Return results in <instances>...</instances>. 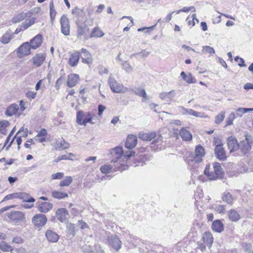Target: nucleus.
Returning a JSON list of instances; mask_svg holds the SVG:
<instances>
[{"label": "nucleus", "mask_w": 253, "mask_h": 253, "mask_svg": "<svg viewBox=\"0 0 253 253\" xmlns=\"http://www.w3.org/2000/svg\"><path fill=\"white\" fill-rule=\"evenodd\" d=\"M205 154L204 148L200 145L196 147L194 153L189 155L187 157V162L189 165L193 166L202 162Z\"/></svg>", "instance_id": "f257e3e1"}, {"label": "nucleus", "mask_w": 253, "mask_h": 253, "mask_svg": "<svg viewBox=\"0 0 253 253\" xmlns=\"http://www.w3.org/2000/svg\"><path fill=\"white\" fill-rule=\"evenodd\" d=\"M156 138L153 140L152 144H157V149H162L163 148L161 146H159V145H161L163 143L162 141V136L161 135H159L156 136V134L155 132H140L138 134V138L141 139L143 141H150L153 138Z\"/></svg>", "instance_id": "f03ea898"}, {"label": "nucleus", "mask_w": 253, "mask_h": 253, "mask_svg": "<svg viewBox=\"0 0 253 253\" xmlns=\"http://www.w3.org/2000/svg\"><path fill=\"white\" fill-rule=\"evenodd\" d=\"M213 171H210L211 169L210 165L206 166L204 170V173L210 180H215L223 174V169L219 163H215L213 164Z\"/></svg>", "instance_id": "7ed1b4c3"}, {"label": "nucleus", "mask_w": 253, "mask_h": 253, "mask_svg": "<svg viewBox=\"0 0 253 253\" xmlns=\"http://www.w3.org/2000/svg\"><path fill=\"white\" fill-rule=\"evenodd\" d=\"M94 115L90 112L84 113L80 111L77 113V123L80 125L86 126L87 123L93 124L92 121Z\"/></svg>", "instance_id": "20e7f679"}, {"label": "nucleus", "mask_w": 253, "mask_h": 253, "mask_svg": "<svg viewBox=\"0 0 253 253\" xmlns=\"http://www.w3.org/2000/svg\"><path fill=\"white\" fill-rule=\"evenodd\" d=\"M7 217L11 222L15 225H18L20 222H24L26 220V215L21 211H12L7 214Z\"/></svg>", "instance_id": "39448f33"}, {"label": "nucleus", "mask_w": 253, "mask_h": 253, "mask_svg": "<svg viewBox=\"0 0 253 253\" xmlns=\"http://www.w3.org/2000/svg\"><path fill=\"white\" fill-rule=\"evenodd\" d=\"M31 221L36 229L41 230L47 223V218L43 214L37 213L33 216Z\"/></svg>", "instance_id": "423d86ee"}, {"label": "nucleus", "mask_w": 253, "mask_h": 253, "mask_svg": "<svg viewBox=\"0 0 253 253\" xmlns=\"http://www.w3.org/2000/svg\"><path fill=\"white\" fill-rule=\"evenodd\" d=\"M109 84L111 89L116 93H125L127 91L128 89L122 84H120L114 78L110 77L109 79Z\"/></svg>", "instance_id": "0eeeda50"}, {"label": "nucleus", "mask_w": 253, "mask_h": 253, "mask_svg": "<svg viewBox=\"0 0 253 253\" xmlns=\"http://www.w3.org/2000/svg\"><path fill=\"white\" fill-rule=\"evenodd\" d=\"M107 243L109 246L116 252L119 251L122 247V242L116 235L108 236Z\"/></svg>", "instance_id": "6e6552de"}, {"label": "nucleus", "mask_w": 253, "mask_h": 253, "mask_svg": "<svg viewBox=\"0 0 253 253\" xmlns=\"http://www.w3.org/2000/svg\"><path fill=\"white\" fill-rule=\"evenodd\" d=\"M31 48L29 42H24L16 49L17 57L21 58L30 55Z\"/></svg>", "instance_id": "1a4fd4ad"}, {"label": "nucleus", "mask_w": 253, "mask_h": 253, "mask_svg": "<svg viewBox=\"0 0 253 253\" xmlns=\"http://www.w3.org/2000/svg\"><path fill=\"white\" fill-rule=\"evenodd\" d=\"M19 105L17 104L13 103L6 108L5 111V115L9 117L14 115L19 117L21 115V113L19 112Z\"/></svg>", "instance_id": "9d476101"}, {"label": "nucleus", "mask_w": 253, "mask_h": 253, "mask_svg": "<svg viewBox=\"0 0 253 253\" xmlns=\"http://www.w3.org/2000/svg\"><path fill=\"white\" fill-rule=\"evenodd\" d=\"M61 32L65 36L70 34V22L67 17L63 15L60 18Z\"/></svg>", "instance_id": "9b49d317"}, {"label": "nucleus", "mask_w": 253, "mask_h": 253, "mask_svg": "<svg viewBox=\"0 0 253 253\" xmlns=\"http://www.w3.org/2000/svg\"><path fill=\"white\" fill-rule=\"evenodd\" d=\"M46 54L44 53L36 54L31 59L33 65L36 67L41 66L45 60Z\"/></svg>", "instance_id": "f8f14e48"}, {"label": "nucleus", "mask_w": 253, "mask_h": 253, "mask_svg": "<svg viewBox=\"0 0 253 253\" xmlns=\"http://www.w3.org/2000/svg\"><path fill=\"white\" fill-rule=\"evenodd\" d=\"M37 205L38 211L42 213H47L53 208V204L48 202H38Z\"/></svg>", "instance_id": "ddd939ff"}, {"label": "nucleus", "mask_w": 253, "mask_h": 253, "mask_svg": "<svg viewBox=\"0 0 253 253\" xmlns=\"http://www.w3.org/2000/svg\"><path fill=\"white\" fill-rule=\"evenodd\" d=\"M227 143L230 153L234 152L239 148V144L234 136H231L228 137L227 140Z\"/></svg>", "instance_id": "4468645a"}, {"label": "nucleus", "mask_w": 253, "mask_h": 253, "mask_svg": "<svg viewBox=\"0 0 253 253\" xmlns=\"http://www.w3.org/2000/svg\"><path fill=\"white\" fill-rule=\"evenodd\" d=\"M45 236L47 240L51 243H54L58 242L60 236L54 231L48 229L45 233Z\"/></svg>", "instance_id": "2eb2a0df"}, {"label": "nucleus", "mask_w": 253, "mask_h": 253, "mask_svg": "<svg viewBox=\"0 0 253 253\" xmlns=\"http://www.w3.org/2000/svg\"><path fill=\"white\" fill-rule=\"evenodd\" d=\"M214 152L215 156L218 160L224 161L226 159L227 156L226 152L220 142L219 144H217V146L215 148Z\"/></svg>", "instance_id": "dca6fc26"}, {"label": "nucleus", "mask_w": 253, "mask_h": 253, "mask_svg": "<svg viewBox=\"0 0 253 253\" xmlns=\"http://www.w3.org/2000/svg\"><path fill=\"white\" fill-rule=\"evenodd\" d=\"M251 139L250 137L247 135L245 136V138L239 144V148L244 153H247L251 149Z\"/></svg>", "instance_id": "f3484780"}, {"label": "nucleus", "mask_w": 253, "mask_h": 253, "mask_svg": "<svg viewBox=\"0 0 253 253\" xmlns=\"http://www.w3.org/2000/svg\"><path fill=\"white\" fill-rule=\"evenodd\" d=\"M42 42V37L41 35L38 34L33 38L30 42V45L33 49L39 47Z\"/></svg>", "instance_id": "a211bd4d"}, {"label": "nucleus", "mask_w": 253, "mask_h": 253, "mask_svg": "<svg viewBox=\"0 0 253 253\" xmlns=\"http://www.w3.org/2000/svg\"><path fill=\"white\" fill-rule=\"evenodd\" d=\"M137 139L135 135L130 134L127 136L125 144V147L129 149H132L137 144Z\"/></svg>", "instance_id": "6ab92c4d"}, {"label": "nucleus", "mask_w": 253, "mask_h": 253, "mask_svg": "<svg viewBox=\"0 0 253 253\" xmlns=\"http://www.w3.org/2000/svg\"><path fill=\"white\" fill-rule=\"evenodd\" d=\"M57 219L61 222L65 221L69 215L68 211L65 208L58 209L55 212Z\"/></svg>", "instance_id": "aec40b11"}, {"label": "nucleus", "mask_w": 253, "mask_h": 253, "mask_svg": "<svg viewBox=\"0 0 253 253\" xmlns=\"http://www.w3.org/2000/svg\"><path fill=\"white\" fill-rule=\"evenodd\" d=\"M111 154L114 158L113 161L114 162H117L124 154L123 148L122 147H116L112 150Z\"/></svg>", "instance_id": "412c9836"}, {"label": "nucleus", "mask_w": 253, "mask_h": 253, "mask_svg": "<svg viewBox=\"0 0 253 253\" xmlns=\"http://www.w3.org/2000/svg\"><path fill=\"white\" fill-rule=\"evenodd\" d=\"M211 229L215 232L221 233L224 230V224L220 220H215L212 223Z\"/></svg>", "instance_id": "4be33fe9"}, {"label": "nucleus", "mask_w": 253, "mask_h": 253, "mask_svg": "<svg viewBox=\"0 0 253 253\" xmlns=\"http://www.w3.org/2000/svg\"><path fill=\"white\" fill-rule=\"evenodd\" d=\"M80 77L78 74H71L68 76L67 85L72 87L76 85L79 80Z\"/></svg>", "instance_id": "5701e85b"}, {"label": "nucleus", "mask_w": 253, "mask_h": 253, "mask_svg": "<svg viewBox=\"0 0 253 253\" xmlns=\"http://www.w3.org/2000/svg\"><path fill=\"white\" fill-rule=\"evenodd\" d=\"M14 38L13 34L10 30L6 31L0 38V42L2 44H7Z\"/></svg>", "instance_id": "b1692460"}, {"label": "nucleus", "mask_w": 253, "mask_h": 253, "mask_svg": "<svg viewBox=\"0 0 253 253\" xmlns=\"http://www.w3.org/2000/svg\"><path fill=\"white\" fill-rule=\"evenodd\" d=\"M26 19L21 24V28L23 30H26L32 26L36 22V18L34 17H30Z\"/></svg>", "instance_id": "393cba45"}, {"label": "nucleus", "mask_w": 253, "mask_h": 253, "mask_svg": "<svg viewBox=\"0 0 253 253\" xmlns=\"http://www.w3.org/2000/svg\"><path fill=\"white\" fill-rule=\"evenodd\" d=\"M204 242L209 247L211 248L213 242V238L212 234L210 232H205L202 236Z\"/></svg>", "instance_id": "a878e982"}, {"label": "nucleus", "mask_w": 253, "mask_h": 253, "mask_svg": "<svg viewBox=\"0 0 253 253\" xmlns=\"http://www.w3.org/2000/svg\"><path fill=\"white\" fill-rule=\"evenodd\" d=\"M81 56L82 58V62L84 63L89 64L92 62V58L91 54L85 49H82Z\"/></svg>", "instance_id": "bb28decb"}, {"label": "nucleus", "mask_w": 253, "mask_h": 253, "mask_svg": "<svg viewBox=\"0 0 253 253\" xmlns=\"http://www.w3.org/2000/svg\"><path fill=\"white\" fill-rule=\"evenodd\" d=\"M29 17L27 12H21L15 14L11 20L13 23H17L20 22Z\"/></svg>", "instance_id": "cd10ccee"}, {"label": "nucleus", "mask_w": 253, "mask_h": 253, "mask_svg": "<svg viewBox=\"0 0 253 253\" xmlns=\"http://www.w3.org/2000/svg\"><path fill=\"white\" fill-rule=\"evenodd\" d=\"M51 196L55 199L58 200L68 198V194L65 192L54 190L51 192Z\"/></svg>", "instance_id": "c85d7f7f"}, {"label": "nucleus", "mask_w": 253, "mask_h": 253, "mask_svg": "<svg viewBox=\"0 0 253 253\" xmlns=\"http://www.w3.org/2000/svg\"><path fill=\"white\" fill-rule=\"evenodd\" d=\"M174 90H172L168 92H162L160 94L159 97L162 100L167 101L172 100L175 97Z\"/></svg>", "instance_id": "c756f323"}, {"label": "nucleus", "mask_w": 253, "mask_h": 253, "mask_svg": "<svg viewBox=\"0 0 253 253\" xmlns=\"http://www.w3.org/2000/svg\"><path fill=\"white\" fill-rule=\"evenodd\" d=\"M180 76L183 80L188 84L196 83L197 82L196 79L192 76L191 73H188L186 74L184 72H182L180 73Z\"/></svg>", "instance_id": "7c9ffc66"}, {"label": "nucleus", "mask_w": 253, "mask_h": 253, "mask_svg": "<svg viewBox=\"0 0 253 253\" xmlns=\"http://www.w3.org/2000/svg\"><path fill=\"white\" fill-rule=\"evenodd\" d=\"M228 215L229 220L233 222H237L240 219V215L234 210H231L228 211Z\"/></svg>", "instance_id": "2f4dec72"}, {"label": "nucleus", "mask_w": 253, "mask_h": 253, "mask_svg": "<svg viewBox=\"0 0 253 253\" xmlns=\"http://www.w3.org/2000/svg\"><path fill=\"white\" fill-rule=\"evenodd\" d=\"M18 199L22 200L23 202L28 203H33L35 201V199L30 196L29 194L24 192H19Z\"/></svg>", "instance_id": "473e14b6"}, {"label": "nucleus", "mask_w": 253, "mask_h": 253, "mask_svg": "<svg viewBox=\"0 0 253 253\" xmlns=\"http://www.w3.org/2000/svg\"><path fill=\"white\" fill-rule=\"evenodd\" d=\"M80 58L79 53L76 52L72 54L69 60V63L71 66H75L77 65Z\"/></svg>", "instance_id": "72a5a7b5"}, {"label": "nucleus", "mask_w": 253, "mask_h": 253, "mask_svg": "<svg viewBox=\"0 0 253 253\" xmlns=\"http://www.w3.org/2000/svg\"><path fill=\"white\" fill-rule=\"evenodd\" d=\"M104 33L99 27H95L92 29L90 33V37L101 38L103 37Z\"/></svg>", "instance_id": "f704fd0d"}, {"label": "nucleus", "mask_w": 253, "mask_h": 253, "mask_svg": "<svg viewBox=\"0 0 253 253\" xmlns=\"http://www.w3.org/2000/svg\"><path fill=\"white\" fill-rule=\"evenodd\" d=\"M180 134L182 138L186 141L190 140L192 139L191 133L186 129L183 128L180 130Z\"/></svg>", "instance_id": "c9c22d12"}, {"label": "nucleus", "mask_w": 253, "mask_h": 253, "mask_svg": "<svg viewBox=\"0 0 253 253\" xmlns=\"http://www.w3.org/2000/svg\"><path fill=\"white\" fill-rule=\"evenodd\" d=\"M13 248L7 244L5 242H1L0 243V250L3 252H10V253H12V252L13 250Z\"/></svg>", "instance_id": "e433bc0d"}, {"label": "nucleus", "mask_w": 253, "mask_h": 253, "mask_svg": "<svg viewBox=\"0 0 253 253\" xmlns=\"http://www.w3.org/2000/svg\"><path fill=\"white\" fill-rule=\"evenodd\" d=\"M49 9H50V18L51 22L52 23L55 19L56 14V11L54 8V3L53 1H51L49 3Z\"/></svg>", "instance_id": "4c0bfd02"}, {"label": "nucleus", "mask_w": 253, "mask_h": 253, "mask_svg": "<svg viewBox=\"0 0 253 253\" xmlns=\"http://www.w3.org/2000/svg\"><path fill=\"white\" fill-rule=\"evenodd\" d=\"M29 17L32 15H41L42 13V8L40 7H35L27 11Z\"/></svg>", "instance_id": "58836bf2"}, {"label": "nucleus", "mask_w": 253, "mask_h": 253, "mask_svg": "<svg viewBox=\"0 0 253 253\" xmlns=\"http://www.w3.org/2000/svg\"><path fill=\"white\" fill-rule=\"evenodd\" d=\"M202 52L205 54H209L211 56L215 53V50L213 47L205 45L202 47Z\"/></svg>", "instance_id": "ea45409f"}, {"label": "nucleus", "mask_w": 253, "mask_h": 253, "mask_svg": "<svg viewBox=\"0 0 253 253\" xmlns=\"http://www.w3.org/2000/svg\"><path fill=\"white\" fill-rule=\"evenodd\" d=\"M9 126V123L7 121L0 122V132L5 134L7 132L6 127Z\"/></svg>", "instance_id": "a19ab883"}, {"label": "nucleus", "mask_w": 253, "mask_h": 253, "mask_svg": "<svg viewBox=\"0 0 253 253\" xmlns=\"http://www.w3.org/2000/svg\"><path fill=\"white\" fill-rule=\"evenodd\" d=\"M73 181V179L71 176H66L65 178L60 182L59 186L60 187L68 186Z\"/></svg>", "instance_id": "79ce46f5"}, {"label": "nucleus", "mask_w": 253, "mask_h": 253, "mask_svg": "<svg viewBox=\"0 0 253 253\" xmlns=\"http://www.w3.org/2000/svg\"><path fill=\"white\" fill-rule=\"evenodd\" d=\"M135 93L138 96L142 97V101H146L148 99L144 89L138 88L135 90Z\"/></svg>", "instance_id": "37998d69"}, {"label": "nucleus", "mask_w": 253, "mask_h": 253, "mask_svg": "<svg viewBox=\"0 0 253 253\" xmlns=\"http://www.w3.org/2000/svg\"><path fill=\"white\" fill-rule=\"evenodd\" d=\"M253 111V108H239L236 110V115L237 116L242 117L243 114Z\"/></svg>", "instance_id": "c03bdc74"}, {"label": "nucleus", "mask_w": 253, "mask_h": 253, "mask_svg": "<svg viewBox=\"0 0 253 253\" xmlns=\"http://www.w3.org/2000/svg\"><path fill=\"white\" fill-rule=\"evenodd\" d=\"M112 169L113 166L110 165H104L100 168V170L103 174L109 173Z\"/></svg>", "instance_id": "a18cd8bd"}, {"label": "nucleus", "mask_w": 253, "mask_h": 253, "mask_svg": "<svg viewBox=\"0 0 253 253\" xmlns=\"http://www.w3.org/2000/svg\"><path fill=\"white\" fill-rule=\"evenodd\" d=\"M222 200L229 204H231L233 201V198L229 193H225L222 196Z\"/></svg>", "instance_id": "49530a36"}, {"label": "nucleus", "mask_w": 253, "mask_h": 253, "mask_svg": "<svg viewBox=\"0 0 253 253\" xmlns=\"http://www.w3.org/2000/svg\"><path fill=\"white\" fill-rule=\"evenodd\" d=\"M225 114L224 111H222L215 116V123L216 124H220L223 121L225 118Z\"/></svg>", "instance_id": "de8ad7c7"}, {"label": "nucleus", "mask_w": 253, "mask_h": 253, "mask_svg": "<svg viewBox=\"0 0 253 253\" xmlns=\"http://www.w3.org/2000/svg\"><path fill=\"white\" fill-rule=\"evenodd\" d=\"M192 116L197 118L209 119L210 117L204 112H197L193 110Z\"/></svg>", "instance_id": "09e8293b"}, {"label": "nucleus", "mask_w": 253, "mask_h": 253, "mask_svg": "<svg viewBox=\"0 0 253 253\" xmlns=\"http://www.w3.org/2000/svg\"><path fill=\"white\" fill-rule=\"evenodd\" d=\"M16 135L21 137H26L28 136V129L24 128L23 127H21L17 133Z\"/></svg>", "instance_id": "8fccbe9b"}, {"label": "nucleus", "mask_w": 253, "mask_h": 253, "mask_svg": "<svg viewBox=\"0 0 253 253\" xmlns=\"http://www.w3.org/2000/svg\"><path fill=\"white\" fill-rule=\"evenodd\" d=\"M195 20H196L197 22H199V20L196 19V15L195 14H193L191 18L188 17L187 19L188 25L190 26H194L195 24Z\"/></svg>", "instance_id": "3c124183"}, {"label": "nucleus", "mask_w": 253, "mask_h": 253, "mask_svg": "<svg viewBox=\"0 0 253 253\" xmlns=\"http://www.w3.org/2000/svg\"><path fill=\"white\" fill-rule=\"evenodd\" d=\"M203 194L202 193V190L200 189H197V192L195 193L194 196L196 200V205L198 207V201L203 197Z\"/></svg>", "instance_id": "603ef678"}, {"label": "nucleus", "mask_w": 253, "mask_h": 253, "mask_svg": "<svg viewBox=\"0 0 253 253\" xmlns=\"http://www.w3.org/2000/svg\"><path fill=\"white\" fill-rule=\"evenodd\" d=\"M123 68L127 72L129 73L132 71V67L131 66L130 63L127 61H125L122 64Z\"/></svg>", "instance_id": "864d4df0"}, {"label": "nucleus", "mask_w": 253, "mask_h": 253, "mask_svg": "<svg viewBox=\"0 0 253 253\" xmlns=\"http://www.w3.org/2000/svg\"><path fill=\"white\" fill-rule=\"evenodd\" d=\"M28 105V102L26 101H24L23 100H21L19 101V112H21V114L22 112L26 109Z\"/></svg>", "instance_id": "5fc2aeb1"}, {"label": "nucleus", "mask_w": 253, "mask_h": 253, "mask_svg": "<svg viewBox=\"0 0 253 253\" xmlns=\"http://www.w3.org/2000/svg\"><path fill=\"white\" fill-rule=\"evenodd\" d=\"M235 119V115L234 113H231L227 120H226V126H230L233 124V120Z\"/></svg>", "instance_id": "6e6d98bb"}, {"label": "nucleus", "mask_w": 253, "mask_h": 253, "mask_svg": "<svg viewBox=\"0 0 253 253\" xmlns=\"http://www.w3.org/2000/svg\"><path fill=\"white\" fill-rule=\"evenodd\" d=\"M19 192L14 193L6 195L3 199V200L7 201L9 200H12L14 199H18Z\"/></svg>", "instance_id": "4d7b16f0"}, {"label": "nucleus", "mask_w": 253, "mask_h": 253, "mask_svg": "<svg viewBox=\"0 0 253 253\" xmlns=\"http://www.w3.org/2000/svg\"><path fill=\"white\" fill-rule=\"evenodd\" d=\"M243 247L246 253H253V248L251 244L244 243L243 245Z\"/></svg>", "instance_id": "13d9d810"}, {"label": "nucleus", "mask_w": 253, "mask_h": 253, "mask_svg": "<svg viewBox=\"0 0 253 253\" xmlns=\"http://www.w3.org/2000/svg\"><path fill=\"white\" fill-rule=\"evenodd\" d=\"M179 109L181 110L182 113L184 115H189L192 116L193 110L191 109H187L183 107H180Z\"/></svg>", "instance_id": "bf43d9fd"}, {"label": "nucleus", "mask_w": 253, "mask_h": 253, "mask_svg": "<svg viewBox=\"0 0 253 253\" xmlns=\"http://www.w3.org/2000/svg\"><path fill=\"white\" fill-rule=\"evenodd\" d=\"M25 95L28 99L30 100L33 99L36 97L37 92L33 91H29L26 93Z\"/></svg>", "instance_id": "052dcab7"}, {"label": "nucleus", "mask_w": 253, "mask_h": 253, "mask_svg": "<svg viewBox=\"0 0 253 253\" xmlns=\"http://www.w3.org/2000/svg\"><path fill=\"white\" fill-rule=\"evenodd\" d=\"M12 242L16 244H22L24 243V239L20 236H16L13 238Z\"/></svg>", "instance_id": "680f3d73"}, {"label": "nucleus", "mask_w": 253, "mask_h": 253, "mask_svg": "<svg viewBox=\"0 0 253 253\" xmlns=\"http://www.w3.org/2000/svg\"><path fill=\"white\" fill-rule=\"evenodd\" d=\"M64 176V173L63 172H57L56 173H53L51 175V179H60Z\"/></svg>", "instance_id": "e2e57ef3"}, {"label": "nucleus", "mask_w": 253, "mask_h": 253, "mask_svg": "<svg viewBox=\"0 0 253 253\" xmlns=\"http://www.w3.org/2000/svg\"><path fill=\"white\" fill-rule=\"evenodd\" d=\"M135 152L133 151L128 150L125 152L124 157L126 159H128L135 156Z\"/></svg>", "instance_id": "0e129e2a"}, {"label": "nucleus", "mask_w": 253, "mask_h": 253, "mask_svg": "<svg viewBox=\"0 0 253 253\" xmlns=\"http://www.w3.org/2000/svg\"><path fill=\"white\" fill-rule=\"evenodd\" d=\"M235 60L236 62H238V65L240 67H246V65L245 63V61L243 58H240L238 56H236L235 58Z\"/></svg>", "instance_id": "69168bd1"}, {"label": "nucleus", "mask_w": 253, "mask_h": 253, "mask_svg": "<svg viewBox=\"0 0 253 253\" xmlns=\"http://www.w3.org/2000/svg\"><path fill=\"white\" fill-rule=\"evenodd\" d=\"M12 253H28L26 249L20 247L16 249H14Z\"/></svg>", "instance_id": "338daca9"}, {"label": "nucleus", "mask_w": 253, "mask_h": 253, "mask_svg": "<svg viewBox=\"0 0 253 253\" xmlns=\"http://www.w3.org/2000/svg\"><path fill=\"white\" fill-rule=\"evenodd\" d=\"M193 10L194 11H195V8L194 6H190V7H184L182 8V9L178 10L177 11V13L178 14L181 12H188L190 10Z\"/></svg>", "instance_id": "774afa93"}]
</instances>
